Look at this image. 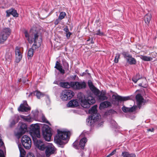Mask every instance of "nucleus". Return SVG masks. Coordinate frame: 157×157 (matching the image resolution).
<instances>
[{"instance_id":"obj_1","label":"nucleus","mask_w":157,"mask_h":157,"mask_svg":"<svg viewBox=\"0 0 157 157\" xmlns=\"http://www.w3.org/2000/svg\"><path fill=\"white\" fill-rule=\"evenodd\" d=\"M25 36L30 44L34 43L32 46V48H30L28 51V57L29 58L32 57L33 54V49H36L41 45L42 38L40 33L31 30L29 33L27 31L24 32Z\"/></svg>"},{"instance_id":"obj_2","label":"nucleus","mask_w":157,"mask_h":157,"mask_svg":"<svg viewBox=\"0 0 157 157\" xmlns=\"http://www.w3.org/2000/svg\"><path fill=\"white\" fill-rule=\"evenodd\" d=\"M97 105H95L89 110V113L91 114L86 120V121L91 125L94 122H95L100 118V115L97 113Z\"/></svg>"},{"instance_id":"obj_3","label":"nucleus","mask_w":157,"mask_h":157,"mask_svg":"<svg viewBox=\"0 0 157 157\" xmlns=\"http://www.w3.org/2000/svg\"><path fill=\"white\" fill-rule=\"evenodd\" d=\"M58 134L54 138L56 143L60 145L62 144V140H65L69 137L70 132L67 130H57Z\"/></svg>"},{"instance_id":"obj_4","label":"nucleus","mask_w":157,"mask_h":157,"mask_svg":"<svg viewBox=\"0 0 157 157\" xmlns=\"http://www.w3.org/2000/svg\"><path fill=\"white\" fill-rule=\"evenodd\" d=\"M11 30L9 28L3 29L0 33V43L3 44L10 35Z\"/></svg>"},{"instance_id":"obj_5","label":"nucleus","mask_w":157,"mask_h":157,"mask_svg":"<svg viewBox=\"0 0 157 157\" xmlns=\"http://www.w3.org/2000/svg\"><path fill=\"white\" fill-rule=\"evenodd\" d=\"M42 134L45 140L49 141L50 140L52 135L51 128L48 126L44 124L42 128Z\"/></svg>"},{"instance_id":"obj_6","label":"nucleus","mask_w":157,"mask_h":157,"mask_svg":"<svg viewBox=\"0 0 157 157\" xmlns=\"http://www.w3.org/2000/svg\"><path fill=\"white\" fill-rule=\"evenodd\" d=\"M40 127L37 124H32L30 125V133L31 136L40 138Z\"/></svg>"},{"instance_id":"obj_7","label":"nucleus","mask_w":157,"mask_h":157,"mask_svg":"<svg viewBox=\"0 0 157 157\" xmlns=\"http://www.w3.org/2000/svg\"><path fill=\"white\" fill-rule=\"evenodd\" d=\"M74 93L69 90H63L61 94V99L64 101L71 99L74 95Z\"/></svg>"},{"instance_id":"obj_8","label":"nucleus","mask_w":157,"mask_h":157,"mask_svg":"<svg viewBox=\"0 0 157 157\" xmlns=\"http://www.w3.org/2000/svg\"><path fill=\"white\" fill-rule=\"evenodd\" d=\"M21 143L24 147L29 149L31 146V140L30 138L26 135L23 136L21 138Z\"/></svg>"},{"instance_id":"obj_9","label":"nucleus","mask_w":157,"mask_h":157,"mask_svg":"<svg viewBox=\"0 0 157 157\" xmlns=\"http://www.w3.org/2000/svg\"><path fill=\"white\" fill-rule=\"evenodd\" d=\"M34 144L36 147L41 151L46 149L49 143H44L40 140L34 141Z\"/></svg>"},{"instance_id":"obj_10","label":"nucleus","mask_w":157,"mask_h":157,"mask_svg":"<svg viewBox=\"0 0 157 157\" xmlns=\"http://www.w3.org/2000/svg\"><path fill=\"white\" fill-rule=\"evenodd\" d=\"M72 88L75 90L84 89L86 87V83L84 82H72Z\"/></svg>"},{"instance_id":"obj_11","label":"nucleus","mask_w":157,"mask_h":157,"mask_svg":"<svg viewBox=\"0 0 157 157\" xmlns=\"http://www.w3.org/2000/svg\"><path fill=\"white\" fill-rule=\"evenodd\" d=\"M56 151V149L54 146L51 144L49 143L46 147L45 153L47 157H49L51 155L54 154Z\"/></svg>"},{"instance_id":"obj_12","label":"nucleus","mask_w":157,"mask_h":157,"mask_svg":"<svg viewBox=\"0 0 157 157\" xmlns=\"http://www.w3.org/2000/svg\"><path fill=\"white\" fill-rule=\"evenodd\" d=\"M79 95L82 96L81 98H80L81 106L84 108H89L91 105L86 100L85 96L81 93L79 94Z\"/></svg>"},{"instance_id":"obj_13","label":"nucleus","mask_w":157,"mask_h":157,"mask_svg":"<svg viewBox=\"0 0 157 157\" xmlns=\"http://www.w3.org/2000/svg\"><path fill=\"white\" fill-rule=\"evenodd\" d=\"M20 120V117L18 115H15L11 117L9 120V126L10 128L13 127Z\"/></svg>"},{"instance_id":"obj_14","label":"nucleus","mask_w":157,"mask_h":157,"mask_svg":"<svg viewBox=\"0 0 157 157\" xmlns=\"http://www.w3.org/2000/svg\"><path fill=\"white\" fill-rule=\"evenodd\" d=\"M98 90L99 92H97V94H94L97 96L99 100L101 101H103L107 99L108 98L105 95L106 92H105L103 91L100 92L98 89Z\"/></svg>"},{"instance_id":"obj_15","label":"nucleus","mask_w":157,"mask_h":157,"mask_svg":"<svg viewBox=\"0 0 157 157\" xmlns=\"http://www.w3.org/2000/svg\"><path fill=\"white\" fill-rule=\"evenodd\" d=\"M6 13L7 17H9L11 15L14 17H17L19 16V14L17 13V10L12 8L6 10Z\"/></svg>"},{"instance_id":"obj_16","label":"nucleus","mask_w":157,"mask_h":157,"mask_svg":"<svg viewBox=\"0 0 157 157\" xmlns=\"http://www.w3.org/2000/svg\"><path fill=\"white\" fill-rule=\"evenodd\" d=\"M15 62L18 63L21 59L22 58V54L20 50V48L16 47L15 49Z\"/></svg>"},{"instance_id":"obj_17","label":"nucleus","mask_w":157,"mask_h":157,"mask_svg":"<svg viewBox=\"0 0 157 157\" xmlns=\"http://www.w3.org/2000/svg\"><path fill=\"white\" fill-rule=\"evenodd\" d=\"M19 111L22 112H27L30 110V108L28 106L26 101L24 102L23 104H21L18 109Z\"/></svg>"},{"instance_id":"obj_18","label":"nucleus","mask_w":157,"mask_h":157,"mask_svg":"<svg viewBox=\"0 0 157 157\" xmlns=\"http://www.w3.org/2000/svg\"><path fill=\"white\" fill-rule=\"evenodd\" d=\"M27 130L26 125L24 123L22 124L19 129V132H18L17 135L20 137L22 135L25 133Z\"/></svg>"},{"instance_id":"obj_19","label":"nucleus","mask_w":157,"mask_h":157,"mask_svg":"<svg viewBox=\"0 0 157 157\" xmlns=\"http://www.w3.org/2000/svg\"><path fill=\"white\" fill-rule=\"evenodd\" d=\"M113 98L116 100L118 101H125L130 99V98L129 96L122 97L119 95H113Z\"/></svg>"},{"instance_id":"obj_20","label":"nucleus","mask_w":157,"mask_h":157,"mask_svg":"<svg viewBox=\"0 0 157 157\" xmlns=\"http://www.w3.org/2000/svg\"><path fill=\"white\" fill-rule=\"evenodd\" d=\"M68 106L71 107H77L79 105V103L78 100L74 99L69 101L67 104Z\"/></svg>"},{"instance_id":"obj_21","label":"nucleus","mask_w":157,"mask_h":157,"mask_svg":"<svg viewBox=\"0 0 157 157\" xmlns=\"http://www.w3.org/2000/svg\"><path fill=\"white\" fill-rule=\"evenodd\" d=\"M72 82H60L59 83V85L62 87L68 88L71 87L72 88Z\"/></svg>"},{"instance_id":"obj_22","label":"nucleus","mask_w":157,"mask_h":157,"mask_svg":"<svg viewBox=\"0 0 157 157\" xmlns=\"http://www.w3.org/2000/svg\"><path fill=\"white\" fill-rule=\"evenodd\" d=\"M12 51L10 49H7L6 50L5 55L6 60L7 61H10L12 58Z\"/></svg>"},{"instance_id":"obj_23","label":"nucleus","mask_w":157,"mask_h":157,"mask_svg":"<svg viewBox=\"0 0 157 157\" xmlns=\"http://www.w3.org/2000/svg\"><path fill=\"white\" fill-rule=\"evenodd\" d=\"M136 99L137 101V105L139 109H140L141 107L140 105L143 102V98L140 94H138L136 96Z\"/></svg>"},{"instance_id":"obj_24","label":"nucleus","mask_w":157,"mask_h":157,"mask_svg":"<svg viewBox=\"0 0 157 157\" xmlns=\"http://www.w3.org/2000/svg\"><path fill=\"white\" fill-rule=\"evenodd\" d=\"M136 106H133L131 108L126 107L123 106L122 107V110L125 113L132 112L136 110Z\"/></svg>"},{"instance_id":"obj_25","label":"nucleus","mask_w":157,"mask_h":157,"mask_svg":"<svg viewBox=\"0 0 157 157\" xmlns=\"http://www.w3.org/2000/svg\"><path fill=\"white\" fill-rule=\"evenodd\" d=\"M111 106V103L108 101H106L101 103L100 104L99 109H102L105 108H107Z\"/></svg>"},{"instance_id":"obj_26","label":"nucleus","mask_w":157,"mask_h":157,"mask_svg":"<svg viewBox=\"0 0 157 157\" xmlns=\"http://www.w3.org/2000/svg\"><path fill=\"white\" fill-rule=\"evenodd\" d=\"M88 85L90 90L94 94H97V92H99L98 90V89L94 86L91 81L89 80L88 81Z\"/></svg>"},{"instance_id":"obj_27","label":"nucleus","mask_w":157,"mask_h":157,"mask_svg":"<svg viewBox=\"0 0 157 157\" xmlns=\"http://www.w3.org/2000/svg\"><path fill=\"white\" fill-rule=\"evenodd\" d=\"M33 94H34V95H36L37 98L38 99L40 98L41 97H43L44 95V93H42L38 90H36L33 93H30L29 96H30Z\"/></svg>"},{"instance_id":"obj_28","label":"nucleus","mask_w":157,"mask_h":157,"mask_svg":"<svg viewBox=\"0 0 157 157\" xmlns=\"http://www.w3.org/2000/svg\"><path fill=\"white\" fill-rule=\"evenodd\" d=\"M151 18V15L150 13L147 14L144 16V20L145 23L148 25L150 22Z\"/></svg>"},{"instance_id":"obj_29","label":"nucleus","mask_w":157,"mask_h":157,"mask_svg":"<svg viewBox=\"0 0 157 157\" xmlns=\"http://www.w3.org/2000/svg\"><path fill=\"white\" fill-rule=\"evenodd\" d=\"M87 141V140L86 138H83L80 140L79 145L82 149L84 148L85 144Z\"/></svg>"},{"instance_id":"obj_30","label":"nucleus","mask_w":157,"mask_h":157,"mask_svg":"<svg viewBox=\"0 0 157 157\" xmlns=\"http://www.w3.org/2000/svg\"><path fill=\"white\" fill-rule=\"evenodd\" d=\"M86 100L90 104L92 105L95 102V100L94 98L91 96H89L86 98Z\"/></svg>"},{"instance_id":"obj_31","label":"nucleus","mask_w":157,"mask_h":157,"mask_svg":"<svg viewBox=\"0 0 157 157\" xmlns=\"http://www.w3.org/2000/svg\"><path fill=\"white\" fill-rule=\"evenodd\" d=\"M122 155L123 157H136L134 154H129L128 152L124 151L122 152Z\"/></svg>"},{"instance_id":"obj_32","label":"nucleus","mask_w":157,"mask_h":157,"mask_svg":"<svg viewBox=\"0 0 157 157\" xmlns=\"http://www.w3.org/2000/svg\"><path fill=\"white\" fill-rule=\"evenodd\" d=\"M127 61L130 64H135L136 63V59L132 57V56L131 57L127 58Z\"/></svg>"},{"instance_id":"obj_33","label":"nucleus","mask_w":157,"mask_h":157,"mask_svg":"<svg viewBox=\"0 0 157 157\" xmlns=\"http://www.w3.org/2000/svg\"><path fill=\"white\" fill-rule=\"evenodd\" d=\"M140 58L144 61H149L152 60V58L147 56L140 55Z\"/></svg>"},{"instance_id":"obj_34","label":"nucleus","mask_w":157,"mask_h":157,"mask_svg":"<svg viewBox=\"0 0 157 157\" xmlns=\"http://www.w3.org/2000/svg\"><path fill=\"white\" fill-rule=\"evenodd\" d=\"M18 147L20 151L21 156L25 155L26 152L24 149L21 147V144H18Z\"/></svg>"},{"instance_id":"obj_35","label":"nucleus","mask_w":157,"mask_h":157,"mask_svg":"<svg viewBox=\"0 0 157 157\" xmlns=\"http://www.w3.org/2000/svg\"><path fill=\"white\" fill-rule=\"evenodd\" d=\"M138 75L137 74L136 75L134 76L132 78V80L135 83H136L137 81L140 79V78L138 77Z\"/></svg>"},{"instance_id":"obj_36","label":"nucleus","mask_w":157,"mask_h":157,"mask_svg":"<svg viewBox=\"0 0 157 157\" xmlns=\"http://www.w3.org/2000/svg\"><path fill=\"white\" fill-rule=\"evenodd\" d=\"M66 15V13L64 12H62L60 13L59 18L61 20L64 18Z\"/></svg>"},{"instance_id":"obj_37","label":"nucleus","mask_w":157,"mask_h":157,"mask_svg":"<svg viewBox=\"0 0 157 157\" xmlns=\"http://www.w3.org/2000/svg\"><path fill=\"white\" fill-rule=\"evenodd\" d=\"M122 54L124 56V57L125 58H128L130 57H131V56H132L131 55L129 54L127 52H124L122 53Z\"/></svg>"},{"instance_id":"obj_38","label":"nucleus","mask_w":157,"mask_h":157,"mask_svg":"<svg viewBox=\"0 0 157 157\" xmlns=\"http://www.w3.org/2000/svg\"><path fill=\"white\" fill-rule=\"evenodd\" d=\"M94 35H99L100 36H102L104 35V33L101 32L100 29H99L95 32V33L94 34Z\"/></svg>"},{"instance_id":"obj_39","label":"nucleus","mask_w":157,"mask_h":157,"mask_svg":"<svg viewBox=\"0 0 157 157\" xmlns=\"http://www.w3.org/2000/svg\"><path fill=\"white\" fill-rule=\"evenodd\" d=\"M21 117L26 121L30 122L31 121V119L30 117H27L23 116H21Z\"/></svg>"},{"instance_id":"obj_40","label":"nucleus","mask_w":157,"mask_h":157,"mask_svg":"<svg viewBox=\"0 0 157 157\" xmlns=\"http://www.w3.org/2000/svg\"><path fill=\"white\" fill-rule=\"evenodd\" d=\"M120 55L119 54H116L114 59V62L115 63H117L118 62V59L120 58Z\"/></svg>"},{"instance_id":"obj_41","label":"nucleus","mask_w":157,"mask_h":157,"mask_svg":"<svg viewBox=\"0 0 157 157\" xmlns=\"http://www.w3.org/2000/svg\"><path fill=\"white\" fill-rule=\"evenodd\" d=\"M62 67V66L61 65H60L58 61H56V66L55 67V68L58 70L59 68H60Z\"/></svg>"},{"instance_id":"obj_42","label":"nucleus","mask_w":157,"mask_h":157,"mask_svg":"<svg viewBox=\"0 0 157 157\" xmlns=\"http://www.w3.org/2000/svg\"><path fill=\"white\" fill-rule=\"evenodd\" d=\"M62 67V66L61 65H60L58 61H56V66L55 67V68L58 70L59 68H60Z\"/></svg>"},{"instance_id":"obj_43","label":"nucleus","mask_w":157,"mask_h":157,"mask_svg":"<svg viewBox=\"0 0 157 157\" xmlns=\"http://www.w3.org/2000/svg\"><path fill=\"white\" fill-rule=\"evenodd\" d=\"M62 67V66L61 65H60L58 61H56V66L55 67V68L58 70L59 68H60Z\"/></svg>"},{"instance_id":"obj_44","label":"nucleus","mask_w":157,"mask_h":157,"mask_svg":"<svg viewBox=\"0 0 157 157\" xmlns=\"http://www.w3.org/2000/svg\"><path fill=\"white\" fill-rule=\"evenodd\" d=\"M42 120L43 122H44L50 124L48 122V121H47V120L46 119V118L44 116H43L42 117Z\"/></svg>"},{"instance_id":"obj_45","label":"nucleus","mask_w":157,"mask_h":157,"mask_svg":"<svg viewBox=\"0 0 157 157\" xmlns=\"http://www.w3.org/2000/svg\"><path fill=\"white\" fill-rule=\"evenodd\" d=\"M46 103H47V104H49L50 103V100L49 98V97L48 95H46Z\"/></svg>"},{"instance_id":"obj_46","label":"nucleus","mask_w":157,"mask_h":157,"mask_svg":"<svg viewBox=\"0 0 157 157\" xmlns=\"http://www.w3.org/2000/svg\"><path fill=\"white\" fill-rule=\"evenodd\" d=\"M74 147L76 149H78V142L76 141H75L73 144Z\"/></svg>"},{"instance_id":"obj_47","label":"nucleus","mask_w":157,"mask_h":157,"mask_svg":"<svg viewBox=\"0 0 157 157\" xmlns=\"http://www.w3.org/2000/svg\"><path fill=\"white\" fill-rule=\"evenodd\" d=\"M116 152V150L115 149L112 152H111L110 153L109 155H108L106 157H109L110 156L113 155H114Z\"/></svg>"},{"instance_id":"obj_48","label":"nucleus","mask_w":157,"mask_h":157,"mask_svg":"<svg viewBox=\"0 0 157 157\" xmlns=\"http://www.w3.org/2000/svg\"><path fill=\"white\" fill-rule=\"evenodd\" d=\"M61 19H60L59 18H58V19H56L55 22H54V24L55 25H57L58 23H59V22L60 21Z\"/></svg>"},{"instance_id":"obj_49","label":"nucleus","mask_w":157,"mask_h":157,"mask_svg":"<svg viewBox=\"0 0 157 157\" xmlns=\"http://www.w3.org/2000/svg\"><path fill=\"white\" fill-rule=\"evenodd\" d=\"M0 157H5L4 152L1 150H0Z\"/></svg>"},{"instance_id":"obj_50","label":"nucleus","mask_w":157,"mask_h":157,"mask_svg":"<svg viewBox=\"0 0 157 157\" xmlns=\"http://www.w3.org/2000/svg\"><path fill=\"white\" fill-rule=\"evenodd\" d=\"M71 33L70 32H68L66 33V36L67 38H69L70 37Z\"/></svg>"},{"instance_id":"obj_51","label":"nucleus","mask_w":157,"mask_h":157,"mask_svg":"<svg viewBox=\"0 0 157 157\" xmlns=\"http://www.w3.org/2000/svg\"><path fill=\"white\" fill-rule=\"evenodd\" d=\"M27 157H35L34 155L32 153H29Z\"/></svg>"},{"instance_id":"obj_52","label":"nucleus","mask_w":157,"mask_h":157,"mask_svg":"<svg viewBox=\"0 0 157 157\" xmlns=\"http://www.w3.org/2000/svg\"><path fill=\"white\" fill-rule=\"evenodd\" d=\"M63 31L66 33H67L68 32H69V29L67 26H66L63 29Z\"/></svg>"},{"instance_id":"obj_53","label":"nucleus","mask_w":157,"mask_h":157,"mask_svg":"<svg viewBox=\"0 0 157 157\" xmlns=\"http://www.w3.org/2000/svg\"><path fill=\"white\" fill-rule=\"evenodd\" d=\"M62 74H64L65 72H64V70L62 69H62H61L60 70V71H59Z\"/></svg>"},{"instance_id":"obj_54","label":"nucleus","mask_w":157,"mask_h":157,"mask_svg":"<svg viewBox=\"0 0 157 157\" xmlns=\"http://www.w3.org/2000/svg\"><path fill=\"white\" fill-rule=\"evenodd\" d=\"M154 130V129L153 128H149L147 130L148 131H151V132H153Z\"/></svg>"},{"instance_id":"obj_55","label":"nucleus","mask_w":157,"mask_h":157,"mask_svg":"<svg viewBox=\"0 0 157 157\" xmlns=\"http://www.w3.org/2000/svg\"><path fill=\"white\" fill-rule=\"evenodd\" d=\"M58 82L57 81H55L53 83L54 84H58Z\"/></svg>"},{"instance_id":"obj_56","label":"nucleus","mask_w":157,"mask_h":157,"mask_svg":"<svg viewBox=\"0 0 157 157\" xmlns=\"http://www.w3.org/2000/svg\"><path fill=\"white\" fill-rule=\"evenodd\" d=\"M139 85L140 86H142V87H144V86H142V83H140V84Z\"/></svg>"},{"instance_id":"obj_57","label":"nucleus","mask_w":157,"mask_h":157,"mask_svg":"<svg viewBox=\"0 0 157 157\" xmlns=\"http://www.w3.org/2000/svg\"><path fill=\"white\" fill-rule=\"evenodd\" d=\"M62 67H61L60 68H59V69H58V70L59 71H60V70L61 69H62Z\"/></svg>"},{"instance_id":"obj_58","label":"nucleus","mask_w":157,"mask_h":157,"mask_svg":"<svg viewBox=\"0 0 157 157\" xmlns=\"http://www.w3.org/2000/svg\"><path fill=\"white\" fill-rule=\"evenodd\" d=\"M90 39L89 38V39H87V41H90Z\"/></svg>"},{"instance_id":"obj_59","label":"nucleus","mask_w":157,"mask_h":157,"mask_svg":"<svg viewBox=\"0 0 157 157\" xmlns=\"http://www.w3.org/2000/svg\"><path fill=\"white\" fill-rule=\"evenodd\" d=\"M91 43L92 44H93L94 43L93 42V40H92L91 41Z\"/></svg>"},{"instance_id":"obj_60","label":"nucleus","mask_w":157,"mask_h":157,"mask_svg":"<svg viewBox=\"0 0 157 157\" xmlns=\"http://www.w3.org/2000/svg\"><path fill=\"white\" fill-rule=\"evenodd\" d=\"M113 121V122H114V123H115V121Z\"/></svg>"}]
</instances>
